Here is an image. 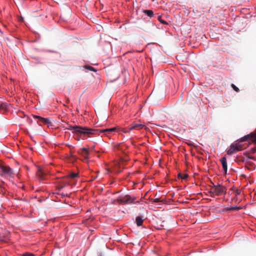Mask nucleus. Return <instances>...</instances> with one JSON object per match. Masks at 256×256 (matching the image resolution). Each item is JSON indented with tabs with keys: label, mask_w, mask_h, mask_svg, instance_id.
Returning a JSON list of instances; mask_svg holds the SVG:
<instances>
[{
	"label": "nucleus",
	"mask_w": 256,
	"mask_h": 256,
	"mask_svg": "<svg viewBox=\"0 0 256 256\" xmlns=\"http://www.w3.org/2000/svg\"><path fill=\"white\" fill-rule=\"evenodd\" d=\"M66 129L72 130V132H75L77 134H83V140L86 138V135L90 136L91 134H96L98 132V130L89 128L86 126H80L68 125V127H66Z\"/></svg>",
	"instance_id": "f257e3e1"
},
{
	"label": "nucleus",
	"mask_w": 256,
	"mask_h": 256,
	"mask_svg": "<svg viewBox=\"0 0 256 256\" xmlns=\"http://www.w3.org/2000/svg\"><path fill=\"white\" fill-rule=\"evenodd\" d=\"M242 144L240 142H236L232 144L230 149L226 151V153L228 155H232L236 152L240 151L242 149Z\"/></svg>",
	"instance_id": "f03ea898"
},
{
	"label": "nucleus",
	"mask_w": 256,
	"mask_h": 256,
	"mask_svg": "<svg viewBox=\"0 0 256 256\" xmlns=\"http://www.w3.org/2000/svg\"><path fill=\"white\" fill-rule=\"evenodd\" d=\"M0 168L3 174L5 176L12 177L14 175L12 169L8 166H1Z\"/></svg>",
	"instance_id": "7ed1b4c3"
},
{
	"label": "nucleus",
	"mask_w": 256,
	"mask_h": 256,
	"mask_svg": "<svg viewBox=\"0 0 256 256\" xmlns=\"http://www.w3.org/2000/svg\"><path fill=\"white\" fill-rule=\"evenodd\" d=\"M226 187L220 184H216V196H220L226 193Z\"/></svg>",
	"instance_id": "20e7f679"
},
{
	"label": "nucleus",
	"mask_w": 256,
	"mask_h": 256,
	"mask_svg": "<svg viewBox=\"0 0 256 256\" xmlns=\"http://www.w3.org/2000/svg\"><path fill=\"white\" fill-rule=\"evenodd\" d=\"M78 153L82 155L85 159L88 160L89 158V150L87 148H80Z\"/></svg>",
	"instance_id": "39448f33"
},
{
	"label": "nucleus",
	"mask_w": 256,
	"mask_h": 256,
	"mask_svg": "<svg viewBox=\"0 0 256 256\" xmlns=\"http://www.w3.org/2000/svg\"><path fill=\"white\" fill-rule=\"evenodd\" d=\"M10 240V232L8 231H4L2 233H0V241L7 242Z\"/></svg>",
	"instance_id": "423d86ee"
},
{
	"label": "nucleus",
	"mask_w": 256,
	"mask_h": 256,
	"mask_svg": "<svg viewBox=\"0 0 256 256\" xmlns=\"http://www.w3.org/2000/svg\"><path fill=\"white\" fill-rule=\"evenodd\" d=\"M134 197H132L130 196H126L123 198L122 200V202L124 204H131L134 203L135 200Z\"/></svg>",
	"instance_id": "0eeeda50"
},
{
	"label": "nucleus",
	"mask_w": 256,
	"mask_h": 256,
	"mask_svg": "<svg viewBox=\"0 0 256 256\" xmlns=\"http://www.w3.org/2000/svg\"><path fill=\"white\" fill-rule=\"evenodd\" d=\"M129 126H130V130H140V129H142V128H143L144 126V124H137V123L134 122L132 124Z\"/></svg>",
	"instance_id": "6e6552de"
},
{
	"label": "nucleus",
	"mask_w": 256,
	"mask_h": 256,
	"mask_svg": "<svg viewBox=\"0 0 256 256\" xmlns=\"http://www.w3.org/2000/svg\"><path fill=\"white\" fill-rule=\"evenodd\" d=\"M144 218L141 216H138L136 218V223L138 226H142Z\"/></svg>",
	"instance_id": "1a4fd4ad"
},
{
	"label": "nucleus",
	"mask_w": 256,
	"mask_h": 256,
	"mask_svg": "<svg viewBox=\"0 0 256 256\" xmlns=\"http://www.w3.org/2000/svg\"><path fill=\"white\" fill-rule=\"evenodd\" d=\"M220 162L222 163V168L224 172L226 173L227 172L228 166H227V162L226 158L224 156L220 160Z\"/></svg>",
	"instance_id": "9d476101"
},
{
	"label": "nucleus",
	"mask_w": 256,
	"mask_h": 256,
	"mask_svg": "<svg viewBox=\"0 0 256 256\" xmlns=\"http://www.w3.org/2000/svg\"><path fill=\"white\" fill-rule=\"evenodd\" d=\"M116 130V128H110L104 129V130H101L100 131L106 135L108 134H112L114 132H115Z\"/></svg>",
	"instance_id": "9b49d317"
},
{
	"label": "nucleus",
	"mask_w": 256,
	"mask_h": 256,
	"mask_svg": "<svg viewBox=\"0 0 256 256\" xmlns=\"http://www.w3.org/2000/svg\"><path fill=\"white\" fill-rule=\"evenodd\" d=\"M34 117L36 118H37L38 120H42V124H50V119L48 118H42V117L40 116H34Z\"/></svg>",
	"instance_id": "f8f14e48"
},
{
	"label": "nucleus",
	"mask_w": 256,
	"mask_h": 256,
	"mask_svg": "<svg viewBox=\"0 0 256 256\" xmlns=\"http://www.w3.org/2000/svg\"><path fill=\"white\" fill-rule=\"evenodd\" d=\"M143 12L150 18H152L153 16H154V12L151 10H144Z\"/></svg>",
	"instance_id": "ddd939ff"
},
{
	"label": "nucleus",
	"mask_w": 256,
	"mask_h": 256,
	"mask_svg": "<svg viewBox=\"0 0 256 256\" xmlns=\"http://www.w3.org/2000/svg\"><path fill=\"white\" fill-rule=\"evenodd\" d=\"M210 192L214 196H216V184H212V186L210 190Z\"/></svg>",
	"instance_id": "4468645a"
},
{
	"label": "nucleus",
	"mask_w": 256,
	"mask_h": 256,
	"mask_svg": "<svg viewBox=\"0 0 256 256\" xmlns=\"http://www.w3.org/2000/svg\"><path fill=\"white\" fill-rule=\"evenodd\" d=\"M156 18H157L158 20L162 24L168 25V22L162 19V16H154Z\"/></svg>",
	"instance_id": "2eb2a0df"
},
{
	"label": "nucleus",
	"mask_w": 256,
	"mask_h": 256,
	"mask_svg": "<svg viewBox=\"0 0 256 256\" xmlns=\"http://www.w3.org/2000/svg\"><path fill=\"white\" fill-rule=\"evenodd\" d=\"M252 134H251V133L250 134H247L246 136H244V137H242L240 139V142H246V141L248 140L249 139L252 140Z\"/></svg>",
	"instance_id": "dca6fc26"
},
{
	"label": "nucleus",
	"mask_w": 256,
	"mask_h": 256,
	"mask_svg": "<svg viewBox=\"0 0 256 256\" xmlns=\"http://www.w3.org/2000/svg\"><path fill=\"white\" fill-rule=\"evenodd\" d=\"M67 184V182H62L60 181L58 186H57L58 188V190H60L61 189L63 188Z\"/></svg>",
	"instance_id": "f3484780"
},
{
	"label": "nucleus",
	"mask_w": 256,
	"mask_h": 256,
	"mask_svg": "<svg viewBox=\"0 0 256 256\" xmlns=\"http://www.w3.org/2000/svg\"><path fill=\"white\" fill-rule=\"evenodd\" d=\"M228 210H240L241 209V208L240 207H238L236 206H230V207H228L227 208Z\"/></svg>",
	"instance_id": "a211bd4d"
},
{
	"label": "nucleus",
	"mask_w": 256,
	"mask_h": 256,
	"mask_svg": "<svg viewBox=\"0 0 256 256\" xmlns=\"http://www.w3.org/2000/svg\"><path fill=\"white\" fill-rule=\"evenodd\" d=\"M178 178H180L182 180H186L188 178V175L187 174H178Z\"/></svg>",
	"instance_id": "6ab92c4d"
},
{
	"label": "nucleus",
	"mask_w": 256,
	"mask_h": 256,
	"mask_svg": "<svg viewBox=\"0 0 256 256\" xmlns=\"http://www.w3.org/2000/svg\"><path fill=\"white\" fill-rule=\"evenodd\" d=\"M84 68L90 71L96 72V70L92 66H91L88 65H86L84 66Z\"/></svg>",
	"instance_id": "aec40b11"
},
{
	"label": "nucleus",
	"mask_w": 256,
	"mask_h": 256,
	"mask_svg": "<svg viewBox=\"0 0 256 256\" xmlns=\"http://www.w3.org/2000/svg\"><path fill=\"white\" fill-rule=\"evenodd\" d=\"M132 130H130V126H128V128H123L122 130V132L124 133H128L130 132Z\"/></svg>",
	"instance_id": "412c9836"
},
{
	"label": "nucleus",
	"mask_w": 256,
	"mask_h": 256,
	"mask_svg": "<svg viewBox=\"0 0 256 256\" xmlns=\"http://www.w3.org/2000/svg\"><path fill=\"white\" fill-rule=\"evenodd\" d=\"M252 136V140L255 142H256V130L254 132L251 133Z\"/></svg>",
	"instance_id": "4be33fe9"
},
{
	"label": "nucleus",
	"mask_w": 256,
	"mask_h": 256,
	"mask_svg": "<svg viewBox=\"0 0 256 256\" xmlns=\"http://www.w3.org/2000/svg\"><path fill=\"white\" fill-rule=\"evenodd\" d=\"M70 176L72 178H75L78 176V174L76 172H72L70 174Z\"/></svg>",
	"instance_id": "5701e85b"
},
{
	"label": "nucleus",
	"mask_w": 256,
	"mask_h": 256,
	"mask_svg": "<svg viewBox=\"0 0 256 256\" xmlns=\"http://www.w3.org/2000/svg\"><path fill=\"white\" fill-rule=\"evenodd\" d=\"M231 86L236 92H239V88L237 86H236L234 84H232Z\"/></svg>",
	"instance_id": "b1692460"
},
{
	"label": "nucleus",
	"mask_w": 256,
	"mask_h": 256,
	"mask_svg": "<svg viewBox=\"0 0 256 256\" xmlns=\"http://www.w3.org/2000/svg\"><path fill=\"white\" fill-rule=\"evenodd\" d=\"M152 202L155 203H159L162 202V201L158 198H155L153 199Z\"/></svg>",
	"instance_id": "393cba45"
},
{
	"label": "nucleus",
	"mask_w": 256,
	"mask_h": 256,
	"mask_svg": "<svg viewBox=\"0 0 256 256\" xmlns=\"http://www.w3.org/2000/svg\"><path fill=\"white\" fill-rule=\"evenodd\" d=\"M23 256H34V255L32 253L26 252L24 254Z\"/></svg>",
	"instance_id": "a878e982"
},
{
	"label": "nucleus",
	"mask_w": 256,
	"mask_h": 256,
	"mask_svg": "<svg viewBox=\"0 0 256 256\" xmlns=\"http://www.w3.org/2000/svg\"><path fill=\"white\" fill-rule=\"evenodd\" d=\"M95 148V145L93 144L90 146L88 149H90L91 150H94Z\"/></svg>",
	"instance_id": "bb28decb"
},
{
	"label": "nucleus",
	"mask_w": 256,
	"mask_h": 256,
	"mask_svg": "<svg viewBox=\"0 0 256 256\" xmlns=\"http://www.w3.org/2000/svg\"><path fill=\"white\" fill-rule=\"evenodd\" d=\"M56 194H60L62 198H64L66 196H67V194H64V193L60 194L59 192H57Z\"/></svg>",
	"instance_id": "cd10ccee"
},
{
	"label": "nucleus",
	"mask_w": 256,
	"mask_h": 256,
	"mask_svg": "<svg viewBox=\"0 0 256 256\" xmlns=\"http://www.w3.org/2000/svg\"><path fill=\"white\" fill-rule=\"evenodd\" d=\"M38 122L42 123V120H38Z\"/></svg>",
	"instance_id": "c85d7f7f"
},
{
	"label": "nucleus",
	"mask_w": 256,
	"mask_h": 256,
	"mask_svg": "<svg viewBox=\"0 0 256 256\" xmlns=\"http://www.w3.org/2000/svg\"><path fill=\"white\" fill-rule=\"evenodd\" d=\"M80 136H78V138H76V140H80Z\"/></svg>",
	"instance_id": "c756f323"
},
{
	"label": "nucleus",
	"mask_w": 256,
	"mask_h": 256,
	"mask_svg": "<svg viewBox=\"0 0 256 256\" xmlns=\"http://www.w3.org/2000/svg\"><path fill=\"white\" fill-rule=\"evenodd\" d=\"M48 52H55L54 50H49Z\"/></svg>",
	"instance_id": "7c9ffc66"
}]
</instances>
